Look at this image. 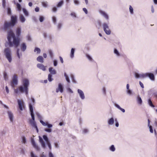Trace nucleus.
I'll use <instances>...</instances> for the list:
<instances>
[{
  "mask_svg": "<svg viewBox=\"0 0 157 157\" xmlns=\"http://www.w3.org/2000/svg\"><path fill=\"white\" fill-rule=\"evenodd\" d=\"M21 33V29L20 28H18L16 30V35L17 36L16 37L15 34L12 31H10L8 33L7 39L8 41V44L10 47H12L13 46L15 48H17L19 45L20 40L18 38Z\"/></svg>",
  "mask_w": 157,
  "mask_h": 157,
  "instance_id": "1",
  "label": "nucleus"
},
{
  "mask_svg": "<svg viewBox=\"0 0 157 157\" xmlns=\"http://www.w3.org/2000/svg\"><path fill=\"white\" fill-rule=\"evenodd\" d=\"M23 85L24 87L22 86H20L19 90L21 92H25L26 95L27 96L28 92V86L29 85V82L28 79L25 78L23 80Z\"/></svg>",
  "mask_w": 157,
  "mask_h": 157,
  "instance_id": "2",
  "label": "nucleus"
},
{
  "mask_svg": "<svg viewBox=\"0 0 157 157\" xmlns=\"http://www.w3.org/2000/svg\"><path fill=\"white\" fill-rule=\"evenodd\" d=\"M17 17L16 16H11V21L10 22H5L4 26V30H6L10 27L14 26L17 22Z\"/></svg>",
  "mask_w": 157,
  "mask_h": 157,
  "instance_id": "3",
  "label": "nucleus"
},
{
  "mask_svg": "<svg viewBox=\"0 0 157 157\" xmlns=\"http://www.w3.org/2000/svg\"><path fill=\"white\" fill-rule=\"evenodd\" d=\"M135 77L136 78H144L148 77L152 81L155 80V76L154 74L151 73H146L144 74H139L137 73L135 74Z\"/></svg>",
  "mask_w": 157,
  "mask_h": 157,
  "instance_id": "4",
  "label": "nucleus"
},
{
  "mask_svg": "<svg viewBox=\"0 0 157 157\" xmlns=\"http://www.w3.org/2000/svg\"><path fill=\"white\" fill-rule=\"evenodd\" d=\"M4 54L10 63H11L12 60V52L11 49L9 48H5L4 50Z\"/></svg>",
  "mask_w": 157,
  "mask_h": 157,
  "instance_id": "5",
  "label": "nucleus"
},
{
  "mask_svg": "<svg viewBox=\"0 0 157 157\" xmlns=\"http://www.w3.org/2000/svg\"><path fill=\"white\" fill-rule=\"evenodd\" d=\"M103 30L106 34L110 35L111 33V31L109 29L108 24L106 23H104L102 24Z\"/></svg>",
  "mask_w": 157,
  "mask_h": 157,
  "instance_id": "6",
  "label": "nucleus"
},
{
  "mask_svg": "<svg viewBox=\"0 0 157 157\" xmlns=\"http://www.w3.org/2000/svg\"><path fill=\"white\" fill-rule=\"evenodd\" d=\"M17 84V76L16 75L13 76L12 81L11 82V85L13 87H14L15 85Z\"/></svg>",
  "mask_w": 157,
  "mask_h": 157,
  "instance_id": "7",
  "label": "nucleus"
},
{
  "mask_svg": "<svg viewBox=\"0 0 157 157\" xmlns=\"http://www.w3.org/2000/svg\"><path fill=\"white\" fill-rule=\"evenodd\" d=\"M17 102L20 109L21 111H22L23 109L25 108V104L24 101L22 100L18 99Z\"/></svg>",
  "mask_w": 157,
  "mask_h": 157,
  "instance_id": "8",
  "label": "nucleus"
},
{
  "mask_svg": "<svg viewBox=\"0 0 157 157\" xmlns=\"http://www.w3.org/2000/svg\"><path fill=\"white\" fill-rule=\"evenodd\" d=\"M43 137L44 140L46 142V143L48 145L49 149L50 150H51L52 149L51 144L47 136L45 135H44L43 136Z\"/></svg>",
  "mask_w": 157,
  "mask_h": 157,
  "instance_id": "9",
  "label": "nucleus"
},
{
  "mask_svg": "<svg viewBox=\"0 0 157 157\" xmlns=\"http://www.w3.org/2000/svg\"><path fill=\"white\" fill-rule=\"evenodd\" d=\"M63 91V85L61 83H59L58 85V87L56 89V93H58L60 92V93H62Z\"/></svg>",
  "mask_w": 157,
  "mask_h": 157,
  "instance_id": "10",
  "label": "nucleus"
},
{
  "mask_svg": "<svg viewBox=\"0 0 157 157\" xmlns=\"http://www.w3.org/2000/svg\"><path fill=\"white\" fill-rule=\"evenodd\" d=\"M31 142L33 147L36 151H39L40 150V148L39 147L38 145L36 144L35 141L33 139H31Z\"/></svg>",
  "mask_w": 157,
  "mask_h": 157,
  "instance_id": "11",
  "label": "nucleus"
},
{
  "mask_svg": "<svg viewBox=\"0 0 157 157\" xmlns=\"http://www.w3.org/2000/svg\"><path fill=\"white\" fill-rule=\"evenodd\" d=\"M39 142L41 144L42 147L43 148L45 149L46 147V145L44 142L43 139L41 136H39Z\"/></svg>",
  "mask_w": 157,
  "mask_h": 157,
  "instance_id": "12",
  "label": "nucleus"
},
{
  "mask_svg": "<svg viewBox=\"0 0 157 157\" xmlns=\"http://www.w3.org/2000/svg\"><path fill=\"white\" fill-rule=\"evenodd\" d=\"M78 94H79V96L81 98L82 100L84 99H85V97L83 92L81 90L78 89Z\"/></svg>",
  "mask_w": 157,
  "mask_h": 157,
  "instance_id": "13",
  "label": "nucleus"
},
{
  "mask_svg": "<svg viewBox=\"0 0 157 157\" xmlns=\"http://www.w3.org/2000/svg\"><path fill=\"white\" fill-rule=\"evenodd\" d=\"M7 113L10 121L13 122V115L11 111H8L7 112Z\"/></svg>",
  "mask_w": 157,
  "mask_h": 157,
  "instance_id": "14",
  "label": "nucleus"
},
{
  "mask_svg": "<svg viewBox=\"0 0 157 157\" xmlns=\"http://www.w3.org/2000/svg\"><path fill=\"white\" fill-rule=\"evenodd\" d=\"M100 13L104 17H105L107 20L109 19V16L108 14L102 10H100L99 11Z\"/></svg>",
  "mask_w": 157,
  "mask_h": 157,
  "instance_id": "15",
  "label": "nucleus"
},
{
  "mask_svg": "<svg viewBox=\"0 0 157 157\" xmlns=\"http://www.w3.org/2000/svg\"><path fill=\"white\" fill-rule=\"evenodd\" d=\"M37 67L40 69L45 71L46 70L45 67L42 64L38 63L37 65Z\"/></svg>",
  "mask_w": 157,
  "mask_h": 157,
  "instance_id": "16",
  "label": "nucleus"
},
{
  "mask_svg": "<svg viewBox=\"0 0 157 157\" xmlns=\"http://www.w3.org/2000/svg\"><path fill=\"white\" fill-rule=\"evenodd\" d=\"M21 49L22 51L24 52L26 49V45L25 43H22L20 46Z\"/></svg>",
  "mask_w": 157,
  "mask_h": 157,
  "instance_id": "17",
  "label": "nucleus"
},
{
  "mask_svg": "<svg viewBox=\"0 0 157 157\" xmlns=\"http://www.w3.org/2000/svg\"><path fill=\"white\" fill-rule=\"evenodd\" d=\"M49 71L51 74L55 75L56 74V70L52 67L49 68Z\"/></svg>",
  "mask_w": 157,
  "mask_h": 157,
  "instance_id": "18",
  "label": "nucleus"
},
{
  "mask_svg": "<svg viewBox=\"0 0 157 157\" xmlns=\"http://www.w3.org/2000/svg\"><path fill=\"white\" fill-rule=\"evenodd\" d=\"M29 123L33 127H34L36 125L35 121L32 120V119H30L29 120Z\"/></svg>",
  "mask_w": 157,
  "mask_h": 157,
  "instance_id": "19",
  "label": "nucleus"
},
{
  "mask_svg": "<svg viewBox=\"0 0 157 157\" xmlns=\"http://www.w3.org/2000/svg\"><path fill=\"white\" fill-rule=\"evenodd\" d=\"M19 19L20 21L22 23L24 22L25 21V17L21 14H20L19 16Z\"/></svg>",
  "mask_w": 157,
  "mask_h": 157,
  "instance_id": "20",
  "label": "nucleus"
},
{
  "mask_svg": "<svg viewBox=\"0 0 157 157\" xmlns=\"http://www.w3.org/2000/svg\"><path fill=\"white\" fill-rule=\"evenodd\" d=\"M115 106L118 109L120 110L122 112L124 113L125 112V110L124 109L121 108L120 106L118 105V104L115 103L114 104Z\"/></svg>",
  "mask_w": 157,
  "mask_h": 157,
  "instance_id": "21",
  "label": "nucleus"
},
{
  "mask_svg": "<svg viewBox=\"0 0 157 157\" xmlns=\"http://www.w3.org/2000/svg\"><path fill=\"white\" fill-rule=\"evenodd\" d=\"M37 60L41 63L44 62L42 56H39L37 58Z\"/></svg>",
  "mask_w": 157,
  "mask_h": 157,
  "instance_id": "22",
  "label": "nucleus"
},
{
  "mask_svg": "<svg viewBox=\"0 0 157 157\" xmlns=\"http://www.w3.org/2000/svg\"><path fill=\"white\" fill-rule=\"evenodd\" d=\"M114 123V120L113 118L112 117L108 121V124L109 125H113Z\"/></svg>",
  "mask_w": 157,
  "mask_h": 157,
  "instance_id": "23",
  "label": "nucleus"
},
{
  "mask_svg": "<svg viewBox=\"0 0 157 157\" xmlns=\"http://www.w3.org/2000/svg\"><path fill=\"white\" fill-rule=\"evenodd\" d=\"M44 153H43L40 155V157H46L45 155L43 154ZM31 157H37V156L35 155L33 152H31Z\"/></svg>",
  "mask_w": 157,
  "mask_h": 157,
  "instance_id": "24",
  "label": "nucleus"
},
{
  "mask_svg": "<svg viewBox=\"0 0 157 157\" xmlns=\"http://www.w3.org/2000/svg\"><path fill=\"white\" fill-rule=\"evenodd\" d=\"M137 103L140 105H141L142 101L141 98L139 96H138L137 97Z\"/></svg>",
  "mask_w": 157,
  "mask_h": 157,
  "instance_id": "25",
  "label": "nucleus"
},
{
  "mask_svg": "<svg viewBox=\"0 0 157 157\" xmlns=\"http://www.w3.org/2000/svg\"><path fill=\"white\" fill-rule=\"evenodd\" d=\"M148 103L149 105L152 107H154L155 106L153 104L152 101H151V99H149L148 100Z\"/></svg>",
  "mask_w": 157,
  "mask_h": 157,
  "instance_id": "26",
  "label": "nucleus"
},
{
  "mask_svg": "<svg viewBox=\"0 0 157 157\" xmlns=\"http://www.w3.org/2000/svg\"><path fill=\"white\" fill-rule=\"evenodd\" d=\"M75 52V49L73 48H72L71 50V53L70 55L71 57L73 58L74 57V54Z\"/></svg>",
  "mask_w": 157,
  "mask_h": 157,
  "instance_id": "27",
  "label": "nucleus"
},
{
  "mask_svg": "<svg viewBox=\"0 0 157 157\" xmlns=\"http://www.w3.org/2000/svg\"><path fill=\"white\" fill-rule=\"evenodd\" d=\"M63 4V1L62 0L59 2L57 4V7H60Z\"/></svg>",
  "mask_w": 157,
  "mask_h": 157,
  "instance_id": "28",
  "label": "nucleus"
},
{
  "mask_svg": "<svg viewBox=\"0 0 157 157\" xmlns=\"http://www.w3.org/2000/svg\"><path fill=\"white\" fill-rule=\"evenodd\" d=\"M16 5L17 10L19 12H21V7L20 4L18 3H17Z\"/></svg>",
  "mask_w": 157,
  "mask_h": 157,
  "instance_id": "29",
  "label": "nucleus"
},
{
  "mask_svg": "<svg viewBox=\"0 0 157 157\" xmlns=\"http://www.w3.org/2000/svg\"><path fill=\"white\" fill-rule=\"evenodd\" d=\"M23 11L24 14L26 16H28L29 15V13L28 11L25 8L23 9Z\"/></svg>",
  "mask_w": 157,
  "mask_h": 157,
  "instance_id": "30",
  "label": "nucleus"
},
{
  "mask_svg": "<svg viewBox=\"0 0 157 157\" xmlns=\"http://www.w3.org/2000/svg\"><path fill=\"white\" fill-rule=\"evenodd\" d=\"M64 76L65 77L66 81H67L69 83L70 82V81L69 79V78L66 73H64Z\"/></svg>",
  "mask_w": 157,
  "mask_h": 157,
  "instance_id": "31",
  "label": "nucleus"
},
{
  "mask_svg": "<svg viewBox=\"0 0 157 157\" xmlns=\"http://www.w3.org/2000/svg\"><path fill=\"white\" fill-rule=\"evenodd\" d=\"M64 76L65 77L66 81H67L69 83L70 82V81L69 79V78L66 73H64Z\"/></svg>",
  "mask_w": 157,
  "mask_h": 157,
  "instance_id": "32",
  "label": "nucleus"
},
{
  "mask_svg": "<svg viewBox=\"0 0 157 157\" xmlns=\"http://www.w3.org/2000/svg\"><path fill=\"white\" fill-rule=\"evenodd\" d=\"M52 75L51 74H49L48 75V79L49 82H51L53 80V79L52 78Z\"/></svg>",
  "mask_w": 157,
  "mask_h": 157,
  "instance_id": "33",
  "label": "nucleus"
},
{
  "mask_svg": "<svg viewBox=\"0 0 157 157\" xmlns=\"http://www.w3.org/2000/svg\"><path fill=\"white\" fill-rule=\"evenodd\" d=\"M29 110H30V113H33V106H32V105L30 104H29Z\"/></svg>",
  "mask_w": 157,
  "mask_h": 157,
  "instance_id": "34",
  "label": "nucleus"
},
{
  "mask_svg": "<svg viewBox=\"0 0 157 157\" xmlns=\"http://www.w3.org/2000/svg\"><path fill=\"white\" fill-rule=\"evenodd\" d=\"M42 4L44 7H46L48 6V2L46 1L42 2Z\"/></svg>",
  "mask_w": 157,
  "mask_h": 157,
  "instance_id": "35",
  "label": "nucleus"
},
{
  "mask_svg": "<svg viewBox=\"0 0 157 157\" xmlns=\"http://www.w3.org/2000/svg\"><path fill=\"white\" fill-rule=\"evenodd\" d=\"M3 74H4L3 75H4V79L5 80H8V77L7 73L6 72H5Z\"/></svg>",
  "mask_w": 157,
  "mask_h": 157,
  "instance_id": "36",
  "label": "nucleus"
},
{
  "mask_svg": "<svg viewBox=\"0 0 157 157\" xmlns=\"http://www.w3.org/2000/svg\"><path fill=\"white\" fill-rule=\"evenodd\" d=\"M34 52H37V53H40V50L39 48H36L34 49Z\"/></svg>",
  "mask_w": 157,
  "mask_h": 157,
  "instance_id": "37",
  "label": "nucleus"
},
{
  "mask_svg": "<svg viewBox=\"0 0 157 157\" xmlns=\"http://www.w3.org/2000/svg\"><path fill=\"white\" fill-rule=\"evenodd\" d=\"M114 53L115 54H116L117 56H120V53L116 49H115L114 50Z\"/></svg>",
  "mask_w": 157,
  "mask_h": 157,
  "instance_id": "38",
  "label": "nucleus"
},
{
  "mask_svg": "<svg viewBox=\"0 0 157 157\" xmlns=\"http://www.w3.org/2000/svg\"><path fill=\"white\" fill-rule=\"evenodd\" d=\"M110 150L112 151H115V149L113 145H112L109 148Z\"/></svg>",
  "mask_w": 157,
  "mask_h": 157,
  "instance_id": "39",
  "label": "nucleus"
},
{
  "mask_svg": "<svg viewBox=\"0 0 157 157\" xmlns=\"http://www.w3.org/2000/svg\"><path fill=\"white\" fill-rule=\"evenodd\" d=\"M40 123L44 126H47L48 123H45L43 121L40 120Z\"/></svg>",
  "mask_w": 157,
  "mask_h": 157,
  "instance_id": "40",
  "label": "nucleus"
},
{
  "mask_svg": "<svg viewBox=\"0 0 157 157\" xmlns=\"http://www.w3.org/2000/svg\"><path fill=\"white\" fill-rule=\"evenodd\" d=\"M129 11L131 14H132L133 13V10L132 7L131 6H129Z\"/></svg>",
  "mask_w": 157,
  "mask_h": 157,
  "instance_id": "41",
  "label": "nucleus"
},
{
  "mask_svg": "<svg viewBox=\"0 0 157 157\" xmlns=\"http://www.w3.org/2000/svg\"><path fill=\"white\" fill-rule=\"evenodd\" d=\"M52 21L53 23L55 24L56 21V18L55 16H53L52 17Z\"/></svg>",
  "mask_w": 157,
  "mask_h": 157,
  "instance_id": "42",
  "label": "nucleus"
},
{
  "mask_svg": "<svg viewBox=\"0 0 157 157\" xmlns=\"http://www.w3.org/2000/svg\"><path fill=\"white\" fill-rule=\"evenodd\" d=\"M19 49L18 48L17 50V56L18 58L19 59H20V56H21V55L19 53Z\"/></svg>",
  "mask_w": 157,
  "mask_h": 157,
  "instance_id": "43",
  "label": "nucleus"
},
{
  "mask_svg": "<svg viewBox=\"0 0 157 157\" xmlns=\"http://www.w3.org/2000/svg\"><path fill=\"white\" fill-rule=\"evenodd\" d=\"M44 20V17L40 16V17L39 20L40 22H42Z\"/></svg>",
  "mask_w": 157,
  "mask_h": 157,
  "instance_id": "44",
  "label": "nucleus"
},
{
  "mask_svg": "<svg viewBox=\"0 0 157 157\" xmlns=\"http://www.w3.org/2000/svg\"><path fill=\"white\" fill-rule=\"evenodd\" d=\"M49 53L51 58H52L53 56V53L52 51L51 50H49Z\"/></svg>",
  "mask_w": 157,
  "mask_h": 157,
  "instance_id": "45",
  "label": "nucleus"
},
{
  "mask_svg": "<svg viewBox=\"0 0 157 157\" xmlns=\"http://www.w3.org/2000/svg\"><path fill=\"white\" fill-rule=\"evenodd\" d=\"M148 126L149 127V128L150 129V132L151 133H153V130L152 129V126L150 125H149V126Z\"/></svg>",
  "mask_w": 157,
  "mask_h": 157,
  "instance_id": "46",
  "label": "nucleus"
},
{
  "mask_svg": "<svg viewBox=\"0 0 157 157\" xmlns=\"http://www.w3.org/2000/svg\"><path fill=\"white\" fill-rule=\"evenodd\" d=\"M71 78L72 82L74 83H75V81L74 78V76L72 74H71Z\"/></svg>",
  "mask_w": 157,
  "mask_h": 157,
  "instance_id": "47",
  "label": "nucleus"
},
{
  "mask_svg": "<svg viewBox=\"0 0 157 157\" xmlns=\"http://www.w3.org/2000/svg\"><path fill=\"white\" fill-rule=\"evenodd\" d=\"M22 142L24 144H25L26 143V140L25 138L23 136L22 137Z\"/></svg>",
  "mask_w": 157,
  "mask_h": 157,
  "instance_id": "48",
  "label": "nucleus"
},
{
  "mask_svg": "<svg viewBox=\"0 0 157 157\" xmlns=\"http://www.w3.org/2000/svg\"><path fill=\"white\" fill-rule=\"evenodd\" d=\"M30 114L32 117V120L35 121V117H34V113H30Z\"/></svg>",
  "mask_w": 157,
  "mask_h": 157,
  "instance_id": "49",
  "label": "nucleus"
},
{
  "mask_svg": "<svg viewBox=\"0 0 157 157\" xmlns=\"http://www.w3.org/2000/svg\"><path fill=\"white\" fill-rule=\"evenodd\" d=\"M62 26V24L61 23H59L58 24V25L57 26V28L58 29H59L61 28Z\"/></svg>",
  "mask_w": 157,
  "mask_h": 157,
  "instance_id": "50",
  "label": "nucleus"
},
{
  "mask_svg": "<svg viewBox=\"0 0 157 157\" xmlns=\"http://www.w3.org/2000/svg\"><path fill=\"white\" fill-rule=\"evenodd\" d=\"M36 114L39 118L40 119L41 118V116H40V113H39L37 112H36Z\"/></svg>",
  "mask_w": 157,
  "mask_h": 157,
  "instance_id": "51",
  "label": "nucleus"
},
{
  "mask_svg": "<svg viewBox=\"0 0 157 157\" xmlns=\"http://www.w3.org/2000/svg\"><path fill=\"white\" fill-rule=\"evenodd\" d=\"M45 131L46 132H51L52 130L51 129H48V128H45L44 129Z\"/></svg>",
  "mask_w": 157,
  "mask_h": 157,
  "instance_id": "52",
  "label": "nucleus"
},
{
  "mask_svg": "<svg viewBox=\"0 0 157 157\" xmlns=\"http://www.w3.org/2000/svg\"><path fill=\"white\" fill-rule=\"evenodd\" d=\"M6 0H2V6L3 7H5L6 6Z\"/></svg>",
  "mask_w": 157,
  "mask_h": 157,
  "instance_id": "53",
  "label": "nucleus"
},
{
  "mask_svg": "<svg viewBox=\"0 0 157 157\" xmlns=\"http://www.w3.org/2000/svg\"><path fill=\"white\" fill-rule=\"evenodd\" d=\"M86 57L90 61L92 60V59L91 57V56H89V55H87Z\"/></svg>",
  "mask_w": 157,
  "mask_h": 157,
  "instance_id": "54",
  "label": "nucleus"
},
{
  "mask_svg": "<svg viewBox=\"0 0 157 157\" xmlns=\"http://www.w3.org/2000/svg\"><path fill=\"white\" fill-rule=\"evenodd\" d=\"M88 132V130L87 129H84L83 130V133H86Z\"/></svg>",
  "mask_w": 157,
  "mask_h": 157,
  "instance_id": "55",
  "label": "nucleus"
},
{
  "mask_svg": "<svg viewBox=\"0 0 157 157\" xmlns=\"http://www.w3.org/2000/svg\"><path fill=\"white\" fill-rule=\"evenodd\" d=\"M57 9L56 7H54L52 8V11L53 12H56L57 11Z\"/></svg>",
  "mask_w": 157,
  "mask_h": 157,
  "instance_id": "56",
  "label": "nucleus"
},
{
  "mask_svg": "<svg viewBox=\"0 0 157 157\" xmlns=\"http://www.w3.org/2000/svg\"><path fill=\"white\" fill-rule=\"evenodd\" d=\"M71 15L75 17H76V15L75 13L74 12L71 13Z\"/></svg>",
  "mask_w": 157,
  "mask_h": 157,
  "instance_id": "57",
  "label": "nucleus"
},
{
  "mask_svg": "<svg viewBox=\"0 0 157 157\" xmlns=\"http://www.w3.org/2000/svg\"><path fill=\"white\" fill-rule=\"evenodd\" d=\"M7 13L9 15H10L11 14V10L10 8H8V9Z\"/></svg>",
  "mask_w": 157,
  "mask_h": 157,
  "instance_id": "58",
  "label": "nucleus"
},
{
  "mask_svg": "<svg viewBox=\"0 0 157 157\" xmlns=\"http://www.w3.org/2000/svg\"><path fill=\"white\" fill-rule=\"evenodd\" d=\"M74 2L75 4L76 5H78L79 4V2L77 0H75L74 1Z\"/></svg>",
  "mask_w": 157,
  "mask_h": 157,
  "instance_id": "59",
  "label": "nucleus"
},
{
  "mask_svg": "<svg viewBox=\"0 0 157 157\" xmlns=\"http://www.w3.org/2000/svg\"><path fill=\"white\" fill-rule=\"evenodd\" d=\"M54 65L55 66H56L57 64V62L56 60H54Z\"/></svg>",
  "mask_w": 157,
  "mask_h": 157,
  "instance_id": "60",
  "label": "nucleus"
},
{
  "mask_svg": "<svg viewBox=\"0 0 157 157\" xmlns=\"http://www.w3.org/2000/svg\"><path fill=\"white\" fill-rule=\"evenodd\" d=\"M49 157H54L53 155L51 152H49Z\"/></svg>",
  "mask_w": 157,
  "mask_h": 157,
  "instance_id": "61",
  "label": "nucleus"
},
{
  "mask_svg": "<svg viewBox=\"0 0 157 157\" xmlns=\"http://www.w3.org/2000/svg\"><path fill=\"white\" fill-rule=\"evenodd\" d=\"M83 10L84 12L86 14H87V10L86 8H83Z\"/></svg>",
  "mask_w": 157,
  "mask_h": 157,
  "instance_id": "62",
  "label": "nucleus"
},
{
  "mask_svg": "<svg viewBox=\"0 0 157 157\" xmlns=\"http://www.w3.org/2000/svg\"><path fill=\"white\" fill-rule=\"evenodd\" d=\"M5 89L6 91V92L7 94H8L9 93V90L8 87L7 86H6L5 87Z\"/></svg>",
  "mask_w": 157,
  "mask_h": 157,
  "instance_id": "63",
  "label": "nucleus"
},
{
  "mask_svg": "<svg viewBox=\"0 0 157 157\" xmlns=\"http://www.w3.org/2000/svg\"><path fill=\"white\" fill-rule=\"evenodd\" d=\"M19 90L18 89H14V92L16 94H18L19 93Z\"/></svg>",
  "mask_w": 157,
  "mask_h": 157,
  "instance_id": "64",
  "label": "nucleus"
}]
</instances>
